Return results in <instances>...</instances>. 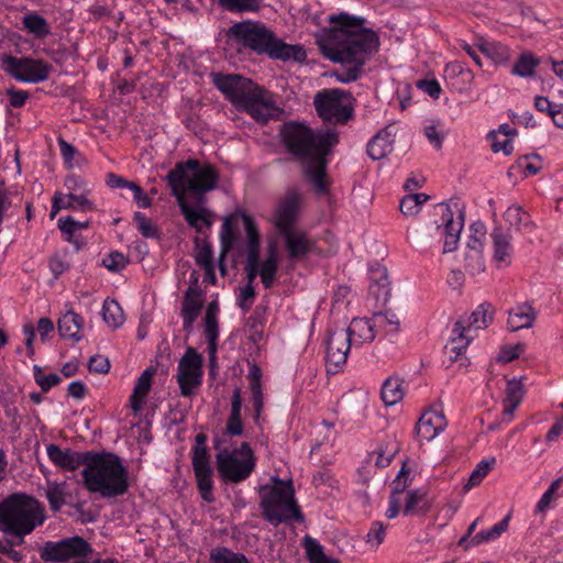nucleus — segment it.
Returning a JSON list of instances; mask_svg holds the SVG:
<instances>
[{"instance_id":"obj_1","label":"nucleus","mask_w":563,"mask_h":563,"mask_svg":"<svg viewBox=\"0 0 563 563\" xmlns=\"http://www.w3.org/2000/svg\"><path fill=\"white\" fill-rule=\"evenodd\" d=\"M331 27H324L316 35L321 51L332 62L339 63L332 76L342 84L356 81L365 70V64L378 51L379 37L365 27V19L345 12L328 16Z\"/></svg>"},{"instance_id":"obj_2","label":"nucleus","mask_w":563,"mask_h":563,"mask_svg":"<svg viewBox=\"0 0 563 563\" xmlns=\"http://www.w3.org/2000/svg\"><path fill=\"white\" fill-rule=\"evenodd\" d=\"M282 137L288 152L301 161L313 188L324 192L328 189L325 156L339 142L338 132L332 129L314 132L302 123L289 122L284 125Z\"/></svg>"},{"instance_id":"obj_3","label":"nucleus","mask_w":563,"mask_h":563,"mask_svg":"<svg viewBox=\"0 0 563 563\" xmlns=\"http://www.w3.org/2000/svg\"><path fill=\"white\" fill-rule=\"evenodd\" d=\"M239 47L249 48L258 55L282 60L303 62L307 57L301 45H290L278 38L264 23L246 20L234 23L227 32Z\"/></svg>"},{"instance_id":"obj_4","label":"nucleus","mask_w":563,"mask_h":563,"mask_svg":"<svg viewBox=\"0 0 563 563\" xmlns=\"http://www.w3.org/2000/svg\"><path fill=\"white\" fill-rule=\"evenodd\" d=\"M86 462L80 474L89 493H126L133 487L134 476L115 453L90 451Z\"/></svg>"},{"instance_id":"obj_5","label":"nucleus","mask_w":563,"mask_h":563,"mask_svg":"<svg viewBox=\"0 0 563 563\" xmlns=\"http://www.w3.org/2000/svg\"><path fill=\"white\" fill-rule=\"evenodd\" d=\"M43 521V508L30 495H9L0 503V530L19 538L18 544Z\"/></svg>"},{"instance_id":"obj_6","label":"nucleus","mask_w":563,"mask_h":563,"mask_svg":"<svg viewBox=\"0 0 563 563\" xmlns=\"http://www.w3.org/2000/svg\"><path fill=\"white\" fill-rule=\"evenodd\" d=\"M166 180L175 197H185L192 192L196 199L205 202V194L214 189L219 181V173L209 163L200 164L197 159L178 162L166 176Z\"/></svg>"},{"instance_id":"obj_7","label":"nucleus","mask_w":563,"mask_h":563,"mask_svg":"<svg viewBox=\"0 0 563 563\" xmlns=\"http://www.w3.org/2000/svg\"><path fill=\"white\" fill-rule=\"evenodd\" d=\"M354 102L352 93L342 89H324L313 99L318 115L334 124H346L353 119Z\"/></svg>"},{"instance_id":"obj_8","label":"nucleus","mask_w":563,"mask_h":563,"mask_svg":"<svg viewBox=\"0 0 563 563\" xmlns=\"http://www.w3.org/2000/svg\"><path fill=\"white\" fill-rule=\"evenodd\" d=\"M254 467V453L247 442L232 452L224 450L217 454L218 473L224 482L240 483L251 475Z\"/></svg>"},{"instance_id":"obj_9","label":"nucleus","mask_w":563,"mask_h":563,"mask_svg":"<svg viewBox=\"0 0 563 563\" xmlns=\"http://www.w3.org/2000/svg\"><path fill=\"white\" fill-rule=\"evenodd\" d=\"M260 507L263 518L274 527L291 521L305 522V516L295 495H265Z\"/></svg>"},{"instance_id":"obj_10","label":"nucleus","mask_w":563,"mask_h":563,"mask_svg":"<svg viewBox=\"0 0 563 563\" xmlns=\"http://www.w3.org/2000/svg\"><path fill=\"white\" fill-rule=\"evenodd\" d=\"M2 67L16 80L31 84L45 81L53 69L51 64L42 59L18 58L11 55L3 57Z\"/></svg>"},{"instance_id":"obj_11","label":"nucleus","mask_w":563,"mask_h":563,"mask_svg":"<svg viewBox=\"0 0 563 563\" xmlns=\"http://www.w3.org/2000/svg\"><path fill=\"white\" fill-rule=\"evenodd\" d=\"M91 553L92 549L84 538L71 537L57 542H45L40 556L44 562H67L71 559L87 558Z\"/></svg>"},{"instance_id":"obj_12","label":"nucleus","mask_w":563,"mask_h":563,"mask_svg":"<svg viewBox=\"0 0 563 563\" xmlns=\"http://www.w3.org/2000/svg\"><path fill=\"white\" fill-rule=\"evenodd\" d=\"M442 217V223L437 225V231L444 236L443 253L456 250L460 234L464 227L463 210L457 202L438 206Z\"/></svg>"},{"instance_id":"obj_13","label":"nucleus","mask_w":563,"mask_h":563,"mask_svg":"<svg viewBox=\"0 0 563 563\" xmlns=\"http://www.w3.org/2000/svg\"><path fill=\"white\" fill-rule=\"evenodd\" d=\"M325 343L327 371L328 373H338L346 363L352 341L344 328H330Z\"/></svg>"},{"instance_id":"obj_14","label":"nucleus","mask_w":563,"mask_h":563,"mask_svg":"<svg viewBox=\"0 0 563 563\" xmlns=\"http://www.w3.org/2000/svg\"><path fill=\"white\" fill-rule=\"evenodd\" d=\"M238 108L243 109L256 121L263 123L277 115L280 111L275 104L272 93L257 85H255Z\"/></svg>"},{"instance_id":"obj_15","label":"nucleus","mask_w":563,"mask_h":563,"mask_svg":"<svg viewBox=\"0 0 563 563\" xmlns=\"http://www.w3.org/2000/svg\"><path fill=\"white\" fill-rule=\"evenodd\" d=\"M211 79L213 85L236 108L256 85L251 79L235 74L212 73Z\"/></svg>"},{"instance_id":"obj_16","label":"nucleus","mask_w":563,"mask_h":563,"mask_svg":"<svg viewBox=\"0 0 563 563\" xmlns=\"http://www.w3.org/2000/svg\"><path fill=\"white\" fill-rule=\"evenodd\" d=\"M300 202V196L296 191L288 192L277 202L271 221L280 234L295 229L299 218Z\"/></svg>"},{"instance_id":"obj_17","label":"nucleus","mask_w":563,"mask_h":563,"mask_svg":"<svg viewBox=\"0 0 563 563\" xmlns=\"http://www.w3.org/2000/svg\"><path fill=\"white\" fill-rule=\"evenodd\" d=\"M54 510H60L67 507L65 512L69 516H76L81 522H92L99 516V507L87 500L73 503L74 495H46Z\"/></svg>"},{"instance_id":"obj_18","label":"nucleus","mask_w":563,"mask_h":563,"mask_svg":"<svg viewBox=\"0 0 563 563\" xmlns=\"http://www.w3.org/2000/svg\"><path fill=\"white\" fill-rule=\"evenodd\" d=\"M242 219L245 227V232L247 235L246 241V277L247 284L253 285V280L257 275H260L258 268V260H260V234L257 231L256 223L252 219V217L243 213Z\"/></svg>"},{"instance_id":"obj_19","label":"nucleus","mask_w":563,"mask_h":563,"mask_svg":"<svg viewBox=\"0 0 563 563\" xmlns=\"http://www.w3.org/2000/svg\"><path fill=\"white\" fill-rule=\"evenodd\" d=\"M180 212L189 227L194 228L198 233H202L203 229H210L213 223V213L205 207V202L196 199V206H191L185 197H176Z\"/></svg>"},{"instance_id":"obj_20","label":"nucleus","mask_w":563,"mask_h":563,"mask_svg":"<svg viewBox=\"0 0 563 563\" xmlns=\"http://www.w3.org/2000/svg\"><path fill=\"white\" fill-rule=\"evenodd\" d=\"M47 455L49 460L58 467L65 471H75L78 467L85 468L86 459L89 455L90 451H71V450H62L56 444H48L46 448Z\"/></svg>"},{"instance_id":"obj_21","label":"nucleus","mask_w":563,"mask_h":563,"mask_svg":"<svg viewBox=\"0 0 563 563\" xmlns=\"http://www.w3.org/2000/svg\"><path fill=\"white\" fill-rule=\"evenodd\" d=\"M446 424L448 422L442 410L430 409L420 417L416 431L421 440L431 441L445 429Z\"/></svg>"},{"instance_id":"obj_22","label":"nucleus","mask_w":563,"mask_h":563,"mask_svg":"<svg viewBox=\"0 0 563 563\" xmlns=\"http://www.w3.org/2000/svg\"><path fill=\"white\" fill-rule=\"evenodd\" d=\"M203 306L202 291L199 287L190 286L184 295L181 311L184 330L190 332Z\"/></svg>"},{"instance_id":"obj_23","label":"nucleus","mask_w":563,"mask_h":563,"mask_svg":"<svg viewBox=\"0 0 563 563\" xmlns=\"http://www.w3.org/2000/svg\"><path fill=\"white\" fill-rule=\"evenodd\" d=\"M192 467L200 493H210L212 489V468L209 463L207 446H195Z\"/></svg>"},{"instance_id":"obj_24","label":"nucleus","mask_w":563,"mask_h":563,"mask_svg":"<svg viewBox=\"0 0 563 563\" xmlns=\"http://www.w3.org/2000/svg\"><path fill=\"white\" fill-rule=\"evenodd\" d=\"M397 452L398 445L396 441L394 439H387L367 454L363 470L371 473L374 468H383L389 465Z\"/></svg>"},{"instance_id":"obj_25","label":"nucleus","mask_w":563,"mask_h":563,"mask_svg":"<svg viewBox=\"0 0 563 563\" xmlns=\"http://www.w3.org/2000/svg\"><path fill=\"white\" fill-rule=\"evenodd\" d=\"M282 235L290 258H300L309 254L314 247V242L301 230L294 229Z\"/></svg>"},{"instance_id":"obj_26","label":"nucleus","mask_w":563,"mask_h":563,"mask_svg":"<svg viewBox=\"0 0 563 563\" xmlns=\"http://www.w3.org/2000/svg\"><path fill=\"white\" fill-rule=\"evenodd\" d=\"M490 236L494 246V261L498 267L501 265L508 266L512 252L511 235L497 227L493 230Z\"/></svg>"},{"instance_id":"obj_27","label":"nucleus","mask_w":563,"mask_h":563,"mask_svg":"<svg viewBox=\"0 0 563 563\" xmlns=\"http://www.w3.org/2000/svg\"><path fill=\"white\" fill-rule=\"evenodd\" d=\"M536 318V309L530 303L522 302L509 311L508 328L512 332L529 329L533 325Z\"/></svg>"},{"instance_id":"obj_28","label":"nucleus","mask_w":563,"mask_h":563,"mask_svg":"<svg viewBox=\"0 0 563 563\" xmlns=\"http://www.w3.org/2000/svg\"><path fill=\"white\" fill-rule=\"evenodd\" d=\"M155 373L153 367L146 368L141 376L137 378L135 386L133 388V393L130 396V407L137 413L141 411L145 397L151 390L152 378Z\"/></svg>"},{"instance_id":"obj_29","label":"nucleus","mask_w":563,"mask_h":563,"mask_svg":"<svg viewBox=\"0 0 563 563\" xmlns=\"http://www.w3.org/2000/svg\"><path fill=\"white\" fill-rule=\"evenodd\" d=\"M82 324L84 320L81 316L73 310H68L62 314L57 322L60 336L76 342L81 340L80 331L82 329Z\"/></svg>"},{"instance_id":"obj_30","label":"nucleus","mask_w":563,"mask_h":563,"mask_svg":"<svg viewBox=\"0 0 563 563\" xmlns=\"http://www.w3.org/2000/svg\"><path fill=\"white\" fill-rule=\"evenodd\" d=\"M349 335L352 345H361L365 342H372L375 338L373 324L367 319L354 318L350 325L344 329Z\"/></svg>"},{"instance_id":"obj_31","label":"nucleus","mask_w":563,"mask_h":563,"mask_svg":"<svg viewBox=\"0 0 563 563\" xmlns=\"http://www.w3.org/2000/svg\"><path fill=\"white\" fill-rule=\"evenodd\" d=\"M394 140L387 130L378 132L367 145V154L374 161L386 157L393 151Z\"/></svg>"},{"instance_id":"obj_32","label":"nucleus","mask_w":563,"mask_h":563,"mask_svg":"<svg viewBox=\"0 0 563 563\" xmlns=\"http://www.w3.org/2000/svg\"><path fill=\"white\" fill-rule=\"evenodd\" d=\"M242 398L241 389L235 388L231 399V412L228 418L225 433L229 435H241L243 433V423L241 419Z\"/></svg>"},{"instance_id":"obj_33","label":"nucleus","mask_w":563,"mask_h":563,"mask_svg":"<svg viewBox=\"0 0 563 563\" xmlns=\"http://www.w3.org/2000/svg\"><path fill=\"white\" fill-rule=\"evenodd\" d=\"M466 331V327L464 323L459 320L454 323L453 328V334L454 336L451 339V341L445 345V349L449 350L453 356H451L452 361H456L460 355H462L467 345L470 344V339L464 335V332Z\"/></svg>"},{"instance_id":"obj_34","label":"nucleus","mask_w":563,"mask_h":563,"mask_svg":"<svg viewBox=\"0 0 563 563\" xmlns=\"http://www.w3.org/2000/svg\"><path fill=\"white\" fill-rule=\"evenodd\" d=\"M382 400L386 406H394L404 397V389L399 378L389 377L383 384L380 390Z\"/></svg>"},{"instance_id":"obj_35","label":"nucleus","mask_w":563,"mask_h":563,"mask_svg":"<svg viewBox=\"0 0 563 563\" xmlns=\"http://www.w3.org/2000/svg\"><path fill=\"white\" fill-rule=\"evenodd\" d=\"M404 497V515L415 516L420 515L429 510L431 500L427 498V495H397Z\"/></svg>"},{"instance_id":"obj_36","label":"nucleus","mask_w":563,"mask_h":563,"mask_svg":"<svg viewBox=\"0 0 563 563\" xmlns=\"http://www.w3.org/2000/svg\"><path fill=\"white\" fill-rule=\"evenodd\" d=\"M195 260L198 266L205 269L206 274L213 275L212 246L207 240L196 238Z\"/></svg>"},{"instance_id":"obj_37","label":"nucleus","mask_w":563,"mask_h":563,"mask_svg":"<svg viewBox=\"0 0 563 563\" xmlns=\"http://www.w3.org/2000/svg\"><path fill=\"white\" fill-rule=\"evenodd\" d=\"M312 484L321 493H329L341 488L340 479L329 468L318 471L312 477Z\"/></svg>"},{"instance_id":"obj_38","label":"nucleus","mask_w":563,"mask_h":563,"mask_svg":"<svg viewBox=\"0 0 563 563\" xmlns=\"http://www.w3.org/2000/svg\"><path fill=\"white\" fill-rule=\"evenodd\" d=\"M495 313L494 307L484 302L477 307L475 311L468 318V325L466 329L475 328V329H485L493 321Z\"/></svg>"},{"instance_id":"obj_39","label":"nucleus","mask_w":563,"mask_h":563,"mask_svg":"<svg viewBox=\"0 0 563 563\" xmlns=\"http://www.w3.org/2000/svg\"><path fill=\"white\" fill-rule=\"evenodd\" d=\"M220 241H221V256L219 260V267L221 271V274H225V266L223 264V261L228 254V252L232 249L233 242H234V233L232 229V216L227 217L224 219V222L222 224V230L220 234Z\"/></svg>"},{"instance_id":"obj_40","label":"nucleus","mask_w":563,"mask_h":563,"mask_svg":"<svg viewBox=\"0 0 563 563\" xmlns=\"http://www.w3.org/2000/svg\"><path fill=\"white\" fill-rule=\"evenodd\" d=\"M103 321L112 329L120 328L124 322L123 310L115 300L106 299L102 307Z\"/></svg>"},{"instance_id":"obj_41","label":"nucleus","mask_w":563,"mask_h":563,"mask_svg":"<svg viewBox=\"0 0 563 563\" xmlns=\"http://www.w3.org/2000/svg\"><path fill=\"white\" fill-rule=\"evenodd\" d=\"M258 268H260V277L262 279L264 287L266 289L272 288L274 285L277 268H278L274 246L271 247L268 257L262 263L261 266L258 265Z\"/></svg>"},{"instance_id":"obj_42","label":"nucleus","mask_w":563,"mask_h":563,"mask_svg":"<svg viewBox=\"0 0 563 563\" xmlns=\"http://www.w3.org/2000/svg\"><path fill=\"white\" fill-rule=\"evenodd\" d=\"M22 23L24 29L36 38H44L49 34V26L46 20L36 13L25 14Z\"/></svg>"},{"instance_id":"obj_43","label":"nucleus","mask_w":563,"mask_h":563,"mask_svg":"<svg viewBox=\"0 0 563 563\" xmlns=\"http://www.w3.org/2000/svg\"><path fill=\"white\" fill-rule=\"evenodd\" d=\"M210 563H250L243 553L218 547L210 553Z\"/></svg>"},{"instance_id":"obj_44","label":"nucleus","mask_w":563,"mask_h":563,"mask_svg":"<svg viewBox=\"0 0 563 563\" xmlns=\"http://www.w3.org/2000/svg\"><path fill=\"white\" fill-rule=\"evenodd\" d=\"M201 365L202 357L192 347H188L178 363V372L202 374Z\"/></svg>"},{"instance_id":"obj_45","label":"nucleus","mask_w":563,"mask_h":563,"mask_svg":"<svg viewBox=\"0 0 563 563\" xmlns=\"http://www.w3.org/2000/svg\"><path fill=\"white\" fill-rule=\"evenodd\" d=\"M201 375L198 373L178 372L177 382L181 396L189 397L194 394L195 389L201 384Z\"/></svg>"},{"instance_id":"obj_46","label":"nucleus","mask_w":563,"mask_h":563,"mask_svg":"<svg viewBox=\"0 0 563 563\" xmlns=\"http://www.w3.org/2000/svg\"><path fill=\"white\" fill-rule=\"evenodd\" d=\"M510 514H508L500 522L496 523L493 528L478 532L472 538V543L477 545L482 542L495 540L508 529Z\"/></svg>"},{"instance_id":"obj_47","label":"nucleus","mask_w":563,"mask_h":563,"mask_svg":"<svg viewBox=\"0 0 563 563\" xmlns=\"http://www.w3.org/2000/svg\"><path fill=\"white\" fill-rule=\"evenodd\" d=\"M538 64L539 60L532 54L523 53L514 65L512 73L521 77L531 76Z\"/></svg>"},{"instance_id":"obj_48","label":"nucleus","mask_w":563,"mask_h":563,"mask_svg":"<svg viewBox=\"0 0 563 563\" xmlns=\"http://www.w3.org/2000/svg\"><path fill=\"white\" fill-rule=\"evenodd\" d=\"M302 543L310 563H321L322 561L329 559L325 556L323 549L318 543V541L310 536H305Z\"/></svg>"},{"instance_id":"obj_49","label":"nucleus","mask_w":563,"mask_h":563,"mask_svg":"<svg viewBox=\"0 0 563 563\" xmlns=\"http://www.w3.org/2000/svg\"><path fill=\"white\" fill-rule=\"evenodd\" d=\"M478 48L496 63L508 59V48L504 45L483 41L478 44Z\"/></svg>"},{"instance_id":"obj_50","label":"nucleus","mask_w":563,"mask_h":563,"mask_svg":"<svg viewBox=\"0 0 563 563\" xmlns=\"http://www.w3.org/2000/svg\"><path fill=\"white\" fill-rule=\"evenodd\" d=\"M494 464L495 459L484 460L479 462L476 468L472 472L468 482L465 484L464 488L468 490L478 483H481V481L488 474Z\"/></svg>"},{"instance_id":"obj_51","label":"nucleus","mask_w":563,"mask_h":563,"mask_svg":"<svg viewBox=\"0 0 563 563\" xmlns=\"http://www.w3.org/2000/svg\"><path fill=\"white\" fill-rule=\"evenodd\" d=\"M220 4L231 12L258 11V0H219Z\"/></svg>"},{"instance_id":"obj_52","label":"nucleus","mask_w":563,"mask_h":563,"mask_svg":"<svg viewBox=\"0 0 563 563\" xmlns=\"http://www.w3.org/2000/svg\"><path fill=\"white\" fill-rule=\"evenodd\" d=\"M465 269L471 275H479L485 271L483 252H465Z\"/></svg>"},{"instance_id":"obj_53","label":"nucleus","mask_w":563,"mask_h":563,"mask_svg":"<svg viewBox=\"0 0 563 563\" xmlns=\"http://www.w3.org/2000/svg\"><path fill=\"white\" fill-rule=\"evenodd\" d=\"M133 220L137 230L144 238H158V229L142 212H135Z\"/></svg>"},{"instance_id":"obj_54","label":"nucleus","mask_w":563,"mask_h":563,"mask_svg":"<svg viewBox=\"0 0 563 563\" xmlns=\"http://www.w3.org/2000/svg\"><path fill=\"white\" fill-rule=\"evenodd\" d=\"M34 379L44 393L58 385L62 380L57 374H44L42 368L37 365L34 366Z\"/></svg>"},{"instance_id":"obj_55","label":"nucleus","mask_w":563,"mask_h":563,"mask_svg":"<svg viewBox=\"0 0 563 563\" xmlns=\"http://www.w3.org/2000/svg\"><path fill=\"white\" fill-rule=\"evenodd\" d=\"M262 493H295V487L290 478L283 481L274 476L271 477L269 484L262 486Z\"/></svg>"},{"instance_id":"obj_56","label":"nucleus","mask_w":563,"mask_h":563,"mask_svg":"<svg viewBox=\"0 0 563 563\" xmlns=\"http://www.w3.org/2000/svg\"><path fill=\"white\" fill-rule=\"evenodd\" d=\"M88 227V222H79L74 220L71 217L59 218L58 219V228L62 233L65 235L66 241L71 242L74 232L77 229H85Z\"/></svg>"},{"instance_id":"obj_57","label":"nucleus","mask_w":563,"mask_h":563,"mask_svg":"<svg viewBox=\"0 0 563 563\" xmlns=\"http://www.w3.org/2000/svg\"><path fill=\"white\" fill-rule=\"evenodd\" d=\"M505 393H506V397H505L506 401H515V402L521 404L523 395H525L523 384H522L521 379L520 378L509 379L507 382Z\"/></svg>"},{"instance_id":"obj_58","label":"nucleus","mask_w":563,"mask_h":563,"mask_svg":"<svg viewBox=\"0 0 563 563\" xmlns=\"http://www.w3.org/2000/svg\"><path fill=\"white\" fill-rule=\"evenodd\" d=\"M62 200L64 201V203L68 202V205H69L68 209L81 210V211L92 209L91 201L86 199V197L84 195H75L73 192H70L68 195L62 194Z\"/></svg>"},{"instance_id":"obj_59","label":"nucleus","mask_w":563,"mask_h":563,"mask_svg":"<svg viewBox=\"0 0 563 563\" xmlns=\"http://www.w3.org/2000/svg\"><path fill=\"white\" fill-rule=\"evenodd\" d=\"M129 263V260L120 252H111L103 260L102 264L111 272L122 271Z\"/></svg>"},{"instance_id":"obj_60","label":"nucleus","mask_w":563,"mask_h":563,"mask_svg":"<svg viewBox=\"0 0 563 563\" xmlns=\"http://www.w3.org/2000/svg\"><path fill=\"white\" fill-rule=\"evenodd\" d=\"M385 539V528L380 521H374L366 536V543L372 548H378Z\"/></svg>"},{"instance_id":"obj_61","label":"nucleus","mask_w":563,"mask_h":563,"mask_svg":"<svg viewBox=\"0 0 563 563\" xmlns=\"http://www.w3.org/2000/svg\"><path fill=\"white\" fill-rule=\"evenodd\" d=\"M488 139L492 141V151L494 153L503 152L505 155H510L514 151L511 139L498 140L495 131L489 132Z\"/></svg>"},{"instance_id":"obj_62","label":"nucleus","mask_w":563,"mask_h":563,"mask_svg":"<svg viewBox=\"0 0 563 563\" xmlns=\"http://www.w3.org/2000/svg\"><path fill=\"white\" fill-rule=\"evenodd\" d=\"M525 211L520 206H510L505 212V219L510 227H515L520 230V225L523 223Z\"/></svg>"},{"instance_id":"obj_63","label":"nucleus","mask_w":563,"mask_h":563,"mask_svg":"<svg viewBox=\"0 0 563 563\" xmlns=\"http://www.w3.org/2000/svg\"><path fill=\"white\" fill-rule=\"evenodd\" d=\"M88 368L90 372L106 374L110 369V363L106 356L98 354L90 357Z\"/></svg>"},{"instance_id":"obj_64","label":"nucleus","mask_w":563,"mask_h":563,"mask_svg":"<svg viewBox=\"0 0 563 563\" xmlns=\"http://www.w3.org/2000/svg\"><path fill=\"white\" fill-rule=\"evenodd\" d=\"M255 298V290L253 285L246 284L242 289L239 297V306L243 311H247Z\"/></svg>"}]
</instances>
